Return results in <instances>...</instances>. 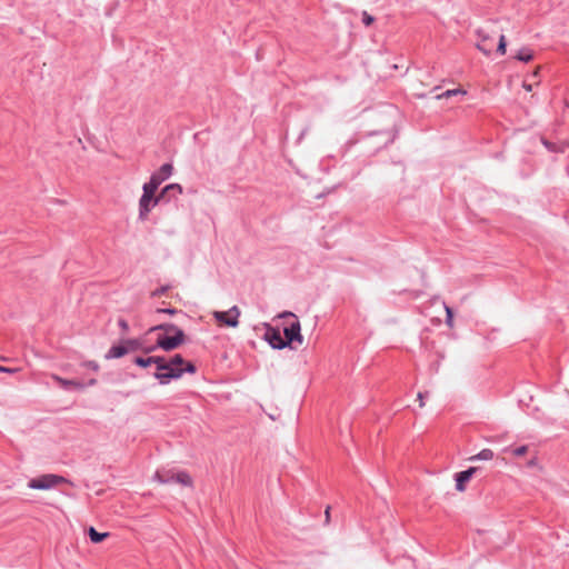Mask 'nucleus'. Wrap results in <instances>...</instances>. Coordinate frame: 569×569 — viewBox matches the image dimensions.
<instances>
[{"instance_id": "nucleus-1", "label": "nucleus", "mask_w": 569, "mask_h": 569, "mask_svg": "<svg viewBox=\"0 0 569 569\" xmlns=\"http://www.w3.org/2000/svg\"><path fill=\"white\" fill-rule=\"evenodd\" d=\"M134 362L142 368H152L153 376L162 385L181 377L183 372L196 371V366L183 358H134Z\"/></svg>"}, {"instance_id": "nucleus-2", "label": "nucleus", "mask_w": 569, "mask_h": 569, "mask_svg": "<svg viewBox=\"0 0 569 569\" xmlns=\"http://www.w3.org/2000/svg\"><path fill=\"white\" fill-rule=\"evenodd\" d=\"M163 331L157 335L156 347L166 352L173 351L186 343L187 337L182 330L172 325H161L152 328L150 332Z\"/></svg>"}, {"instance_id": "nucleus-3", "label": "nucleus", "mask_w": 569, "mask_h": 569, "mask_svg": "<svg viewBox=\"0 0 569 569\" xmlns=\"http://www.w3.org/2000/svg\"><path fill=\"white\" fill-rule=\"evenodd\" d=\"M281 317L292 319V321L283 328V338L287 346H289L292 350H297L298 346H301L303 341V338L300 333V322L291 312H284L281 315Z\"/></svg>"}, {"instance_id": "nucleus-4", "label": "nucleus", "mask_w": 569, "mask_h": 569, "mask_svg": "<svg viewBox=\"0 0 569 569\" xmlns=\"http://www.w3.org/2000/svg\"><path fill=\"white\" fill-rule=\"evenodd\" d=\"M163 196L157 194V190L143 184L142 196L139 200V219L144 221L148 219L151 210L158 206Z\"/></svg>"}, {"instance_id": "nucleus-5", "label": "nucleus", "mask_w": 569, "mask_h": 569, "mask_svg": "<svg viewBox=\"0 0 569 569\" xmlns=\"http://www.w3.org/2000/svg\"><path fill=\"white\" fill-rule=\"evenodd\" d=\"M61 483H70V481L67 478L59 475L46 473L37 478H32L29 481L28 486L29 488L32 489L47 490L57 487L58 485Z\"/></svg>"}, {"instance_id": "nucleus-6", "label": "nucleus", "mask_w": 569, "mask_h": 569, "mask_svg": "<svg viewBox=\"0 0 569 569\" xmlns=\"http://www.w3.org/2000/svg\"><path fill=\"white\" fill-rule=\"evenodd\" d=\"M154 478L161 483L177 482L187 487L192 486V479L186 471L173 472L172 470H158Z\"/></svg>"}, {"instance_id": "nucleus-7", "label": "nucleus", "mask_w": 569, "mask_h": 569, "mask_svg": "<svg viewBox=\"0 0 569 569\" xmlns=\"http://www.w3.org/2000/svg\"><path fill=\"white\" fill-rule=\"evenodd\" d=\"M154 347H144L142 342L137 340H127L113 347L110 351L111 356H124L131 352H152Z\"/></svg>"}, {"instance_id": "nucleus-8", "label": "nucleus", "mask_w": 569, "mask_h": 569, "mask_svg": "<svg viewBox=\"0 0 569 569\" xmlns=\"http://www.w3.org/2000/svg\"><path fill=\"white\" fill-rule=\"evenodd\" d=\"M239 315H240V311L238 310V308L232 307L228 311H216L213 313V317L220 325H224L228 327H237L239 323V321H238Z\"/></svg>"}, {"instance_id": "nucleus-9", "label": "nucleus", "mask_w": 569, "mask_h": 569, "mask_svg": "<svg viewBox=\"0 0 569 569\" xmlns=\"http://www.w3.org/2000/svg\"><path fill=\"white\" fill-rule=\"evenodd\" d=\"M172 170L173 168L170 163L162 164L159 171L153 173L150 177L149 182H146L144 184L158 190L159 186L171 176Z\"/></svg>"}, {"instance_id": "nucleus-10", "label": "nucleus", "mask_w": 569, "mask_h": 569, "mask_svg": "<svg viewBox=\"0 0 569 569\" xmlns=\"http://www.w3.org/2000/svg\"><path fill=\"white\" fill-rule=\"evenodd\" d=\"M264 338L274 349H281L287 346L283 335L279 329L269 327L264 333Z\"/></svg>"}, {"instance_id": "nucleus-11", "label": "nucleus", "mask_w": 569, "mask_h": 569, "mask_svg": "<svg viewBox=\"0 0 569 569\" xmlns=\"http://www.w3.org/2000/svg\"><path fill=\"white\" fill-rule=\"evenodd\" d=\"M478 467H470L467 470L457 472L455 475L456 489L460 492L465 491L467 482L472 478V476L478 471Z\"/></svg>"}, {"instance_id": "nucleus-12", "label": "nucleus", "mask_w": 569, "mask_h": 569, "mask_svg": "<svg viewBox=\"0 0 569 569\" xmlns=\"http://www.w3.org/2000/svg\"><path fill=\"white\" fill-rule=\"evenodd\" d=\"M489 40V37L480 36V39L477 42V49L480 50L486 56L490 54L492 51V44L490 43Z\"/></svg>"}, {"instance_id": "nucleus-13", "label": "nucleus", "mask_w": 569, "mask_h": 569, "mask_svg": "<svg viewBox=\"0 0 569 569\" xmlns=\"http://www.w3.org/2000/svg\"><path fill=\"white\" fill-rule=\"evenodd\" d=\"M88 535L93 543H100L109 536V532H98L93 527H90Z\"/></svg>"}, {"instance_id": "nucleus-14", "label": "nucleus", "mask_w": 569, "mask_h": 569, "mask_svg": "<svg viewBox=\"0 0 569 569\" xmlns=\"http://www.w3.org/2000/svg\"><path fill=\"white\" fill-rule=\"evenodd\" d=\"M495 453L491 449H482L478 455L472 456L469 458L470 461L475 460H491L493 458Z\"/></svg>"}, {"instance_id": "nucleus-15", "label": "nucleus", "mask_w": 569, "mask_h": 569, "mask_svg": "<svg viewBox=\"0 0 569 569\" xmlns=\"http://www.w3.org/2000/svg\"><path fill=\"white\" fill-rule=\"evenodd\" d=\"M457 94H462V96H465V94H466V91H465L463 89H460V88H458V89H451V90H447V91H445V92H442V93H440V94H437V96H436V98H437L438 100H441V99H449V98L455 97V96H457Z\"/></svg>"}, {"instance_id": "nucleus-16", "label": "nucleus", "mask_w": 569, "mask_h": 569, "mask_svg": "<svg viewBox=\"0 0 569 569\" xmlns=\"http://www.w3.org/2000/svg\"><path fill=\"white\" fill-rule=\"evenodd\" d=\"M532 52L528 48L519 50L518 53L516 54V59L523 62H529L532 59Z\"/></svg>"}, {"instance_id": "nucleus-17", "label": "nucleus", "mask_w": 569, "mask_h": 569, "mask_svg": "<svg viewBox=\"0 0 569 569\" xmlns=\"http://www.w3.org/2000/svg\"><path fill=\"white\" fill-rule=\"evenodd\" d=\"M171 191H174V192L181 194L183 192V189L179 183H171V184L166 186L161 190L160 196L169 194Z\"/></svg>"}, {"instance_id": "nucleus-18", "label": "nucleus", "mask_w": 569, "mask_h": 569, "mask_svg": "<svg viewBox=\"0 0 569 569\" xmlns=\"http://www.w3.org/2000/svg\"><path fill=\"white\" fill-rule=\"evenodd\" d=\"M58 380L61 383V386L66 389L82 388L84 386L82 382L77 381V380H66V379H61V378H59Z\"/></svg>"}, {"instance_id": "nucleus-19", "label": "nucleus", "mask_w": 569, "mask_h": 569, "mask_svg": "<svg viewBox=\"0 0 569 569\" xmlns=\"http://www.w3.org/2000/svg\"><path fill=\"white\" fill-rule=\"evenodd\" d=\"M497 51L500 54H505L506 51H507V42H506V37L503 34H501L500 38H499V43H498Z\"/></svg>"}, {"instance_id": "nucleus-20", "label": "nucleus", "mask_w": 569, "mask_h": 569, "mask_svg": "<svg viewBox=\"0 0 569 569\" xmlns=\"http://www.w3.org/2000/svg\"><path fill=\"white\" fill-rule=\"evenodd\" d=\"M445 310H446V313H447L446 323L448 325V327L452 328L453 327V312H452V309L450 307L446 306Z\"/></svg>"}, {"instance_id": "nucleus-21", "label": "nucleus", "mask_w": 569, "mask_h": 569, "mask_svg": "<svg viewBox=\"0 0 569 569\" xmlns=\"http://www.w3.org/2000/svg\"><path fill=\"white\" fill-rule=\"evenodd\" d=\"M529 447L523 445L512 450V455L516 457H522L528 452Z\"/></svg>"}, {"instance_id": "nucleus-22", "label": "nucleus", "mask_w": 569, "mask_h": 569, "mask_svg": "<svg viewBox=\"0 0 569 569\" xmlns=\"http://www.w3.org/2000/svg\"><path fill=\"white\" fill-rule=\"evenodd\" d=\"M362 21L366 26H370L373 23L375 18L371 14H369L367 11H363L362 12Z\"/></svg>"}, {"instance_id": "nucleus-23", "label": "nucleus", "mask_w": 569, "mask_h": 569, "mask_svg": "<svg viewBox=\"0 0 569 569\" xmlns=\"http://www.w3.org/2000/svg\"><path fill=\"white\" fill-rule=\"evenodd\" d=\"M82 366L89 369H92L93 371H97L99 366L96 361H84L82 362Z\"/></svg>"}, {"instance_id": "nucleus-24", "label": "nucleus", "mask_w": 569, "mask_h": 569, "mask_svg": "<svg viewBox=\"0 0 569 569\" xmlns=\"http://www.w3.org/2000/svg\"><path fill=\"white\" fill-rule=\"evenodd\" d=\"M168 289H169L168 286L161 287L160 289L152 291L151 296L152 297H161Z\"/></svg>"}, {"instance_id": "nucleus-25", "label": "nucleus", "mask_w": 569, "mask_h": 569, "mask_svg": "<svg viewBox=\"0 0 569 569\" xmlns=\"http://www.w3.org/2000/svg\"><path fill=\"white\" fill-rule=\"evenodd\" d=\"M0 371L13 373L18 371V368L0 366Z\"/></svg>"}, {"instance_id": "nucleus-26", "label": "nucleus", "mask_w": 569, "mask_h": 569, "mask_svg": "<svg viewBox=\"0 0 569 569\" xmlns=\"http://www.w3.org/2000/svg\"><path fill=\"white\" fill-rule=\"evenodd\" d=\"M428 395V392L426 393H422V392H419L418 393V400H419V406L422 408L425 406V396Z\"/></svg>"}, {"instance_id": "nucleus-27", "label": "nucleus", "mask_w": 569, "mask_h": 569, "mask_svg": "<svg viewBox=\"0 0 569 569\" xmlns=\"http://www.w3.org/2000/svg\"><path fill=\"white\" fill-rule=\"evenodd\" d=\"M330 509H331L330 506H328L326 508V511H325V517H326L325 522H326V525H328L330 522Z\"/></svg>"}, {"instance_id": "nucleus-28", "label": "nucleus", "mask_w": 569, "mask_h": 569, "mask_svg": "<svg viewBox=\"0 0 569 569\" xmlns=\"http://www.w3.org/2000/svg\"><path fill=\"white\" fill-rule=\"evenodd\" d=\"M157 311H158V312L169 313V315H173V313H176V310H174V309H158Z\"/></svg>"}, {"instance_id": "nucleus-29", "label": "nucleus", "mask_w": 569, "mask_h": 569, "mask_svg": "<svg viewBox=\"0 0 569 569\" xmlns=\"http://www.w3.org/2000/svg\"><path fill=\"white\" fill-rule=\"evenodd\" d=\"M522 87H523V88H525V90H527V91H531V90H532V84H530V83H526V82H523Z\"/></svg>"}, {"instance_id": "nucleus-30", "label": "nucleus", "mask_w": 569, "mask_h": 569, "mask_svg": "<svg viewBox=\"0 0 569 569\" xmlns=\"http://www.w3.org/2000/svg\"><path fill=\"white\" fill-rule=\"evenodd\" d=\"M88 383H89V385H94V383H96V379H93V378H92V379H90Z\"/></svg>"}, {"instance_id": "nucleus-31", "label": "nucleus", "mask_w": 569, "mask_h": 569, "mask_svg": "<svg viewBox=\"0 0 569 569\" xmlns=\"http://www.w3.org/2000/svg\"><path fill=\"white\" fill-rule=\"evenodd\" d=\"M535 463H536V460H535V459H532V460H530V461H529V463H528V465H529V466H533Z\"/></svg>"}, {"instance_id": "nucleus-32", "label": "nucleus", "mask_w": 569, "mask_h": 569, "mask_svg": "<svg viewBox=\"0 0 569 569\" xmlns=\"http://www.w3.org/2000/svg\"><path fill=\"white\" fill-rule=\"evenodd\" d=\"M438 368H439V362H436V363H435V370L437 371V370H438Z\"/></svg>"}, {"instance_id": "nucleus-33", "label": "nucleus", "mask_w": 569, "mask_h": 569, "mask_svg": "<svg viewBox=\"0 0 569 569\" xmlns=\"http://www.w3.org/2000/svg\"><path fill=\"white\" fill-rule=\"evenodd\" d=\"M539 72V68L536 69V71L533 72V76L536 77Z\"/></svg>"}, {"instance_id": "nucleus-34", "label": "nucleus", "mask_w": 569, "mask_h": 569, "mask_svg": "<svg viewBox=\"0 0 569 569\" xmlns=\"http://www.w3.org/2000/svg\"><path fill=\"white\" fill-rule=\"evenodd\" d=\"M121 327H127V323L124 321H121Z\"/></svg>"}, {"instance_id": "nucleus-35", "label": "nucleus", "mask_w": 569, "mask_h": 569, "mask_svg": "<svg viewBox=\"0 0 569 569\" xmlns=\"http://www.w3.org/2000/svg\"><path fill=\"white\" fill-rule=\"evenodd\" d=\"M8 359H9V358H6V357L0 358V360H4V361H6V360H8Z\"/></svg>"}]
</instances>
